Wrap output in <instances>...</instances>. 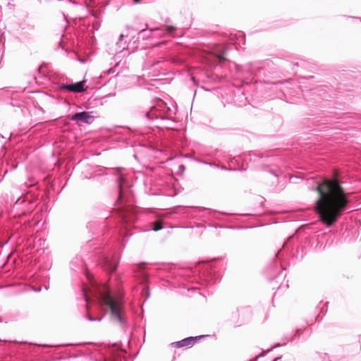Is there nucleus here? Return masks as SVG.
Returning a JSON list of instances; mask_svg holds the SVG:
<instances>
[{
  "instance_id": "f257e3e1",
  "label": "nucleus",
  "mask_w": 361,
  "mask_h": 361,
  "mask_svg": "<svg viewBox=\"0 0 361 361\" xmlns=\"http://www.w3.org/2000/svg\"><path fill=\"white\" fill-rule=\"evenodd\" d=\"M311 189L319 195L314 208L322 223L330 227L346 209L349 203L347 194L337 176L315 181Z\"/></svg>"
},
{
  "instance_id": "f03ea898",
  "label": "nucleus",
  "mask_w": 361,
  "mask_h": 361,
  "mask_svg": "<svg viewBox=\"0 0 361 361\" xmlns=\"http://www.w3.org/2000/svg\"><path fill=\"white\" fill-rule=\"evenodd\" d=\"M86 276L89 284L83 286L81 290L85 302L88 303L94 300L106 305L110 311L111 319L117 322L124 331H126L129 325L125 315V305L121 292V275L115 276L111 285L114 287V292L109 285L97 283L93 276L87 274Z\"/></svg>"
},
{
  "instance_id": "7ed1b4c3",
  "label": "nucleus",
  "mask_w": 361,
  "mask_h": 361,
  "mask_svg": "<svg viewBox=\"0 0 361 361\" xmlns=\"http://www.w3.org/2000/svg\"><path fill=\"white\" fill-rule=\"evenodd\" d=\"M171 111V109L166 104L161 100L158 101L155 105L142 114L140 118L148 128H161L162 122L168 120L167 115Z\"/></svg>"
},
{
  "instance_id": "20e7f679",
  "label": "nucleus",
  "mask_w": 361,
  "mask_h": 361,
  "mask_svg": "<svg viewBox=\"0 0 361 361\" xmlns=\"http://www.w3.org/2000/svg\"><path fill=\"white\" fill-rule=\"evenodd\" d=\"M145 32V30L137 31L130 26H127L126 30L122 32L118 41L116 43V53L122 52L123 51H133L136 48V41L139 38L135 39L136 35H142Z\"/></svg>"
},
{
  "instance_id": "39448f33",
  "label": "nucleus",
  "mask_w": 361,
  "mask_h": 361,
  "mask_svg": "<svg viewBox=\"0 0 361 361\" xmlns=\"http://www.w3.org/2000/svg\"><path fill=\"white\" fill-rule=\"evenodd\" d=\"M121 211L118 212L119 222L121 224L120 233L123 235H127L125 231L130 229V226L137 219V215L134 212L130 211L126 207L120 208Z\"/></svg>"
},
{
  "instance_id": "423d86ee",
  "label": "nucleus",
  "mask_w": 361,
  "mask_h": 361,
  "mask_svg": "<svg viewBox=\"0 0 361 361\" xmlns=\"http://www.w3.org/2000/svg\"><path fill=\"white\" fill-rule=\"evenodd\" d=\"M119 263V257L114 254L112 255H103L100 259V265L108 274L115 271Z\"/></svg>"
},
{
  "instance_id": "0eeeda50",
  "label": "nucleus",
  "mask_w": 361,
  "mask_h": 361,
  "mask_svg": "<svg viewBox=\"0 0 361 361\" xmlns=\"http://www.w3.org/2000/svg\"><path fill=\"white\" fill-rule=\"evenodd\" d=\"M118 196L116 200V204H122L126 199L128 197V193L130 191L128 186L126 182L124 177L121 175L118 178Z\"/></svg>"
},
{
  "instance_id": "6e6552de",
  "label": "nucleus",
  "mask_w": 361,
  "mask_h": 361,
  "mask_svg": "<svg viewBox=\"0 0 361 361\" xmlns=\"http://www.w3.org/2000/svg\"><path fill=\"white\" fill-rule=\"evenodd\" d=\"M85 80L79 81L71 84H59V90H68L71 92L80 93L85 91Z\"/></svg>"
},
{
  "instance_id": "1a4fd4ad",
  "label": "nucleus",
  "mask_w": 361,
  "mask_h": 361,
  "mask_svg": "<svg viewBox=\"0 0 361 361\" xmlns=\"http://www.w3.org/2000/svg\"><path fill=\"white\" fill-rule=\"evenodd\" d=\"M71 120L73 121H80L84 123L90 124L94 121V116L88 111L76 112L71 117Z\"/></svg>"
},
{
  "instance_id": "9d476101",
  "label": "nucleus",
  "mask_w": 361,
  "mask_h": 361,
  "mask_svg": "<svg viewBox=\"0 0 361 361\" xmlns=\"http://www.w3.org/2000/svg\"><path fill=\"white\" fill-rule=\"evenodd\" d=\"M204 337V336H190L182 339L181 341L172 343L171 345L176 348H183V347H192L196 341L200 340V338Z\"/></svg>"
},
{
  "instance_id": "9b49d317",
  "label": "nucleus",
  "mask_w": 361,
  "mask_h": 361,
  "mask_svg": "<svg viewBox=\"0 0 361 361\" xmlns=\"http://www.w3.org/2000/svg\"><path fill=\"white\" fill-rule=\"evenodd\" d=\"M83 267V261L80 257H75L70 262V268L73 271L81 269Z\"/></svg>"
},
{
  "instance_id": "f8f14e48",
  "label": "nucleus",
  "mask_w": 361,
  "mask_h": 361,
  "mask_svg": "<svg viewBox=\"0 0 361 361\" xmlns=\"http://www.w3.org/2000/svg\"><path fill=\"white\" fill-rule=\"evenodd\" d=\"M281 345L278 343H276L273 347H271V348H269L266 350H262V352L259 354L257 356L255 357V360L254 361H257L259 357H264L268 353L271 352L274 348H278V347H280Z\"/></svg>"
},
{
  "instance_id": "ddd939ff",
  "label": "nucleus",
  "mask_w": 361,
  "mask_h": 361,
  "mask_svg": "<svg viewBox=\"0 0 361 361\" xmlns=\"http://www.w3.org/2000/svg\"><path fill=\"white\" fill-rule=\"evenodd\" d=\"M150 226V230H152L154 231H158L163 228L162 222L160 221L151 223Z\"/></svg>"
},
{
  "instance_id": "4468645a",
  "label": "nucleus",
  "mask_w": 361,
  "mask_h": 361,
  "mask_svg": "<svg viewBox=\"0 0 361 361\" xmlns=\"http://www.w3.org/2000/svg\"><path fill=\"white\" fill-rule=\"evenodd\" d=\"M227 51H228V49L226 48L224 50L220 51L216 54V58L218 59L219 63H223L224 61H225L226 60L225 58V56L226 54Z\"/></svg>"
},
{
  "instance_id": "2eb2a0df",
  "label": "nucleus",
  "mask_w": 361,
  "mask_h": 361,
  "mask_svg": "<svg viewBox=\"0 0 361 361\" xmlns=\"http://www.w3.org/2000/svg\"><path fill=\"white\" fill-rule=\"evenodd\" d=\"M176 30H177V27L173 25H166L165 26V31L171 35H173V33Z\"/></svg>"
},
{
  "instance_id": "dca6fc26",
  "label": "nucleus",
  "mask_w": 361,
  "mask_h": 361,
  "mask_svg": "<svg viewBox=\"0 0 361 361\" xmlns=\"http://www.w3.org/2000/svg\"><path fill=\"white\" fill-rule=\"evenodd\" d=\"M142 295L145 296V300H147L149 298V297L150 295V293H149V287L147 285H145L143 286Z\"/></svg>"
},
{
  "instance_id": "f3484780",
  "label": "nucleus",
  "mask_w": 361,
  "mask_h": 361,
  "mask_svg": "<svg viewBox=\"0 0 361 361\" xmlns=\"http://www.w3.org/2000/svg\"><path fill=\"white\" fill-rule=\"evenodd\" d=\"M257 68L255 67V64L253 63H249L247 64V71L250 73V74H254L256 73V70Z\"/></svg>"
},
{
  "instance_id": "a211bd4d",
  "label": "nucleus",
  "mask_w": 361,
  "mask_h": 361,
  "mask_svg": "<svg viewBox=\"0 0 361 361\" xmlns=\"http://www.w3.org/2000/svg\"><path fill=\"white\" fill-rule=\"evenodd\" d=\"M25 202V199L23 198V195L18 196L15 202V205L22 204Z\"/></svg>"
},
{
  "instance_id": "6ab92c4d",
  "label": "nucleus",
  "mask_w": 361,
  "mask_h": 361,
  "mask_svg": "<svg viewBox=\"0 0 361 361\" xmlns=\"http://www.w3.org/2000/svg\"><path fill=\"white\" fill-rule=\"evenodd\" d=\"M87 319L90 322L101 321L102 317H92L90 315H87Z\"/></svg>"
},
{
  "instance_id": "aec40b11",
  "label": "nucleus",
  "mask_w": 361,
  "mask_h": 361,
  "mask_svg": "<svg viewBox=\"0 0 361 361\" xmlns=\"http://www.w3.org/2000/svg\"><path fill=\"white\" fill-rule=\"evenodd\" d=\"M114 73H115V69L114 68H109L107 71H103V75H110V74H113Z\"/></svg>"
},
{
  "instance_id": "412c9836",
  "label": "nucleus",
  "mask_w": 361,
  "mask_h": 361,
  "mask_svg": "<svg viewBox=\"0 0 361 361\" xmlns=\"http://www.w3.org/2000/svg\"><path fill=\"white\" fill-rule=\"evenodd\" d=\"M322 359L323 361H332L330 360V357L327 354H325Z\"/></svg>"
},
{
  "instance_id": "4be33fe9",
  "label": "nucleus",
  "mask_w": 361,
  "mask_h": 361,
  "mask_svg": "<svg viewBox=\"0 0 361 361\" xmlns=\"http://www.w3.org/2000/svg\"><path fill=\"white\" fill-rule=\"evenodd\" d=\"M148 281V276L145 274H143V282Z\"/></svg>"
},
{
  "instance_id": "5701e85b",
  "label": "nucleus",
  "mask_w": 361,
  "mask_h": 361,
  "mask_svg": "<svg viewBox=\"0 0 361 361\" xmlns=\"http://www.w3.org/2000/svg\"><path fill=\"white\" fill-rule=\"evenodd\" d=\"M197 208H198V209H199L200 211H203V210H210L209 209H208V208H205V207H197Z\"/></svg>"
},
{
  "instance_id": "b1692460",
  "label": "nucleus",
  "mask_w": 361,
  "mask_h": 361,
  "mask_svg": "<svg viewBox=\"0 0 361 361\" xmlns=\"http://www.w3.org/2000/svg\"><path fill=\"white\" fill-rule=\"evenodd\" d=\"M202 163L205 164H207V165H211L212 166V164L211 163H209L207 161H203ZM212 166H216L217 167V165H216L215 164H212Z\"/></svg>"
},
{
  "instance_id": "393cba45",
  "label": "nucleus",
  "mask_w": 361,
  "mask_h": 361,
  "mask_svg": "<svg viewBox=\"0 0 361 361\" xmlns=\"http://www.w3.org/2000/svg\"><path fill=\"white\" fill-rule=\"evenodd\" d=\"M134 4H139L141 2L142 0H132Z\"/></svg>"
},
{
  "instance_id": "a878e982",
  "label": "nucleus",
  "mask_w": 361,
  "mask_h": 361,
  "mask_svg": "<svg viewBox=\"0 0 361 361\" xmlns=\"http://www.w3.org/2000/svg\"><path fill=\"white\" fill-rule=\"evenodd\" d=\"M282 358V356H279L277 357H276L273 361H278L279 360H281Z\"/></svg>"
},
{
  "instance_id": "bb28decb",
  "label": "nucleus",
  "mask_w": 361,
  "mask_h": 361,
  "mask_svg": "<svg viewBox=\"0 0 361 361\" xmlns=\"http://www.w3.org/2000/svg\"><path fill=\"white\" fill-rule=\"evenodd\" d=\"M243 35H244V34H243V32H240V33H239V36H240V37H242V38H243V39L244 38V36H243Z\"/></svg>"
},
{
  "instance_id": "cd10ccee",
  "label": "nucleus",
  "mask_w": 361,
  "mask_h": 361,
  "mask_svg": "<svg viewBox=\"0 0 361 361\" xmlns=\"http://www.w3.org/2000/svg\"><path fill=\"white\" fill-rule=\"evenodd\" d=\"M281 274H282V271L280 272V274L279 275H277L276 277L279 278L280 276V275H281Z\"/></svg>"
},
{
  "instance_id": "c85d7f7f",
  "label": "nucleus",
  "mask_w": 361,
  "mask_h": 361,
  "mask_svg": "<svg viewBox=\"0 0 361 361\" xmlns=\"http://www.w3.org/2000/svg\"><path fill=\"white\" fill-rule=\"evenodd\" d=\"M299 331H300V330H297V331H296V334H299Z\"/></svg>"
}]
</instances>
